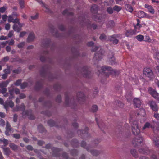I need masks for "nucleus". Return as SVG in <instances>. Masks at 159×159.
Returning <instances> with one entry per match:
<instances>
[{"label":"nucleus","mask_w":159,"mask_h":159,"mask_svg":"<svg viewBox=\"0 0 159 159\" xmlns=\"http://www.w3.org/2000/svg\"><path fill=\"white\" fill-rule=\"evenodd\" d=\"M143 141V138L139 136L134 138L133 140V144L134 147H136L141 144Z\"/></svg>","instance_id":"0eeeda50"},{"label":"nucleus","mask_w":159,"mask_h":159,"mask_svg":"<svg viewBox=\"0 0 159 159\" xmlns=\"http://www.w3.org/2000/svg\"><path fill=\"white\" fill-rule=\"evenodd\" d=\"M155 58L157 60V61L159 63V52H157L156 53Z\"/></svg>","instance_id":"338daca9"},{"label":"nucleus","mask_w":159,"mask_h":159,"mask_svg":"<svg viewBox=\"0 0 159 159\" xmlns=\"http://www.w3.org/2000/svg\"><path fill=\"white\" fill-rule=\"evenodd\" d=\"M98 109V107L96 105H94L92 106L91 110L93 112H96Z\"/></svg>","instance_id":"37998d69"},{"label":"nucleus","mask_w":159,"mask_h":159,"mask_svg":"<svg viewBox=\"0 0 159 159\" xmlns=\"http://www.w3.org/2000/svg\"><path fill=\"white\" fill-rule=\"evenodd\" d=\"M148 91L149 93L153 98L156 97V94L157 93L155 89L151 87H150L148 88Z\"/></svg>","instance_id":"412c9836"},{"label":"nucleus","mask_w":159,"mask_h":159,"mask_svg":"<svg viewBox=\"0 0 159 159\" xmlns=\"http://www.w3.org/2000/svg\"><path fill=\"white\" fill-rule=\"evenodd\" d=\"M70 153L72 156H75L78 154V151L76 149H73L71 151Z\"/></svg>","instance_id":"79ce46f5"},{"label":"nucleus","mask_w":159,"mask_h":159,"mask_svg":"<svg viewBox=\"0 0 159 159\" xmlns=\"http://www.w3.org/2000/svg\"><path fill=\"white\" fill-rule=\"evenodd\" d=\"M45 143V142L42 140H39L38 142V144L39 146H42Z\"/></svg>","instance_id":"052dcab7"},{"label":"nucleus","mask_w":159,"mask_h":159,"mask_svg":"<svg viewBox=\"0 0 159 159\" xmlns=\"http://www.w3.org/2000/svg\"><path fill=\"white\" fill-rule=\"evenodd\" d=\"M9 58L8 56H7L3 58L2 59L1 61V62H7L9 60Z\"/></svg>","instance_id":"de8ad7c7"},{"label":"nucleus","mask_w":159,"mask_h":159,"mask_svg":"<svg viewBox=\"0 0 159 159\" xmlns=\"http://www.w3.org/2000/svg\"><path fill=\"white\" fill-rule=\"evenodd\" d=\"M57 102L60 103L61 102V97L60 95H58L56 98Z\"/></svg>","instance_id":"09e8293b"},{"label":"nucleus","mask_w":159,"mask_h":159,"mask_svg":"<svg viewBox=\"0 0 159 159\" xmlns=\"http://www.w3.org/2000/svg\"><path fill=\"white\" fill-rule=\"evenodd\" d=\"M131 125L133 133L135 135H138L140 132V131L138 127L137 121H134Z\"/></svg>","instance_id":"423d86ee"},{"label":"nucleus","mask_w":159,"mask_h":159,"mask_svg":"<svg viewBox=\"0 0 159 159\" xmlns=\"http://www.w3.org/2000/svg\"><path fill=\"white\" fill-rule=\"evenodd\" d=\"M35 35L33 32H31L30 33L27 39V41L28 42H30L32 41L34 39Z\"/></svg>","instance_id":"4be33fe9"},{"label":"nucleus","mask_w":159,"mask_h":159,"mask_svg":"<svg viewBox=\"0 0 159 159\" xmlns=\"http://www.w3.org/2000/svg\"><path fill=\"white\" fill-rule=\"evenodd\" d=\"M137 23L136 25L134 26V30L137 32H138L141 27H142V25L139 24V19H137Z\"/></svg>","instance_id":"b1692460"},{"label":"nucleus","mask_w":159,"mask_h":159,"mask_svg":"<svg viewBox=\"0 0 159 159\" xmlns=\"http://www.w3.org/2000/svg\"><path fill=\"white\" fill-rule=\"evenodd\" d=\"M18 116L16 114H15L13 116V121L16 122L17 120Z\"/></svg>","instance_id":"4d7b16f0"},{"label":"nucleus","mask_w":159,"mask_h":159,"mask_svg":"<svg viewBox=\"0 0 159 159\" xmlns=\"http://www.w3.org/2000/svg\"><path fill=\"white\" fill-rule=\"evenodd\" d=\"M90 152L92 155L95 156H96L99 154V152L96 150H91Z\"/></svg>","instance_id":"58836bf2"},{"label":"nucleus","mask_w":159,"mask_h":159,"mask_svg":"<svg viewBox=\"0 0 159 159\" xmlns=\"http://www.w3.org/2000/svg\"><path fill=\"white\" fill-rule=\"evenodd\" d=\"M77 100L83 103L84 102L85 100V97L84 93L81 92H79L77 93Z\"/></svg>","instance_id":"1a4fd4ad"},{"label":"nucleus","mask_w":159,"mask_h":159,"mask_svg":"<svg viewBox=\"0 0 159 159\" xmlns=\"http://www.w3.org/2000/svg\"><path fill=\"white\" fill-rule=\"evenodd\" d=\"M8 9V6L6 5H5L0 8V10H6Z\"/></svg>","instance_id":"680f3d73"},{"label":"nucleus","mask_w":159,"mask_h":159,"mask_svg":"<svg viewBox=\"0 0 159 159\" xmlns=\"http://www.w3.org/2000/svg\"><path fill=\"white\" fill-rule=\"evenodd\" d=\"M58 28L60 30L62 31H63L65 30V28L63 25H60L58 26Z\"/></svg>","instance_id":"e2e57ef3"},{"label":"nucleus","mask_w":159,"mask_h":159,"mask_svg":"<svg viewBox=\"0 0 159 159\" xmlns=\"http://www.w3.org/2000/svg\"><path fill=\"white\" fill-rule=\"evenodd\" d=\"M13 29L15 31H17L18 32H19L21 30V28L18 27V25L16 24H14L13 25Z\"/></svg>","instance_id":"72a5a7b5"},{"label":"nucleus","mask_w":159,"mask_h":159,"mask_svg":"<svg viewBox=\"0 0 159 159\" xmlns=\"http://www.w3.org/2000/svg\"><path fill=\"white\" fill-rule=\"evenodd\" d=\"M149 104L151 109L154 111H157L158 110V108L156 102L153 101H150Z\"/></svg>","instance_id":"2eb2a0df"},{"label":"nucleus","mask_w":159,"mask_h":159,"mask_svg":"<svg viewBox=\"0 0 159 159\" xmlns=\"http://www.w3.org/2000/svg\"><path fill=\"white\" fill-rule=\"evenodd\" d=\"M22 80L21 79H19L16 81L14 83V84L16 86H19L21 84Z\"/></svg>","instance_id":"3c124183"},{"label":"nucleus","mask_w":159,"mask_h":159,"mask_svg":"<svg viewBox=\"0 0 159 159\" xmlns=\"http://www.w3.org/2000/svg\"><path fill=\"white\" fill-rule=\"evenodd\" d=\"M103 57V55L101 51V52H96L94 55V56L93 57V59L94 60L96 59L97 60H99L102 58Z\"/></svg>","instance_id":"a211bd4d"},{"label":"nucleus","mask_w":159,"mask_h":159,"mask_svg":"<svg viewBox=\"0 0 159 159\" xmlns=\"http://www.w3.org/2000/svg\"><path fill=\"white\" fill-rule=\"evenodd\" d=\"M151 138L153 141L154 145L157 147H159V137L157 136L156 134H154L153 137H151Z\"/></svg>","instance_id":"ddd939ff"},{"label":"nucleus","mask_w":159,"mask_h":159,"mask_svg":"<svg viewBox=\"0 0 159 159\" xmlns=\"http://www.w3.org/2000/svg\"><path fill=\"white\" fill-rule=\"evenodd\" d=\"M95 120H96V121L97 124V125H98V127L100 128V129H101L102 130V128L104 127V123H102L101 124L100 123H98V122L97 118H95Z\"/></svg>","instance_id":"4c0bfd02"},{"label":"nucleus","mask_w":159,"mask_h":159,"mask_svg":"<svg viewBox=\"0 0 159 159\" xmlns=\"http://www.w3.org/2000/svg\"><path fill=\"white\" fill-rule=\"evenodd\" d=\"M135 38L138 41L141 42L143 40L144 36L140 34L136 36Z\"/></svg>","instance_id":"473e14b6"},{"label":"nucleus","mask_w":159,"mask_h":159,"mask_svg":"<svg viewBox=\"0 0 159 159\" xmlns=\"http://www.w3.org/2000/svg\"><path fill=\"white\" fill-rule=\"evenodd\" d=\"M138 16L139 18H142L146 16V13L142 11H138Z\"/></svg>","instance_id":"2f4dec72"},{"label":"nucleus","mask_w":159,"mask_h":159,"mask_svg":"<svg viewBox=\"0 0 159 159\" xmlns=\"http://www.w3.org/2000/svg\"><path fill=\"white\" fill-rule=\"evenodd\" d=\"M115 103L117 106L119 107L122 108L123 106V103L120 101H119L118 100L116 101L115 102Z\"/></svg>","instance_id":"ea45409f"},{"label":"nucleus","mask_w":159,"mask_h":159,"mask_svg":"<svg viewBox=\"0 0 159 159\" xmlns=\"http://www.w3.org/2000/svg\"><path fill=\"white\" fill-rule=\"evenodd\" d=\"M99 38H100V39L102 40H106V36L104 34H102L100 36Z\"/></svg>","instance_id":"864d4df0"},{"label":"nucleus","mask_w":159,"mask_h":159,"mask_svg":"<svg viewBox=\"0 0 159 159\" xmlns=\"http://www.w3.org/2000/svg\"><path fill=\"white\" fill-rule=\"evenodd\" d=\"M71 144L74 147H77L79 146V143L78 140L75 139L72 140L71 142Z\"/></svg>","instance_id":"cd10ccee"},{"label":"nucleus","mask_w":159,"mask_h":159,"mask_svg":"<svg viewBox=\"0 0 159 159\" xmlns=\"http://www.w3.org/2000/svg\"><path fill=\"white\" fill-rule=\"evenodd\" d=\"M86 143L84 141H82L81 144V147L85 148L88 151H89V149L88 146L86 147Z\"/></svg>","instance_id":"a19ab883"},{"label":"nucleus","mask_w":159,"mask_h":159,"mask_svg":"<svg viewBox=\"0 0 159 159\" xmlns=\"http://www.w3.org/2000/svg\"><path fill=\"white\" fill-rule=\"evenodd\" d=\"M134 105L136 107H139L141 105V102L139 98H135L133 101Z\"/></svg>","instance_id":"6ab92c4d"},{"label":"nucleus","mask_w":159,"mask_h":159,"mask_svg":"<svg viewBox=\"0 0 159 159\" xmlns=\"http://www.w3.org/2000/svg\"><path fill=\"white\" fill-rule=\"evenodd\" d=\"M153 116L157 120H159V114L154 113Z\"/></svg>","instance_id":"774afa93"},{"label":"nucleus","mask_w":159,"mask_h":159,"mask_svg":"<svg viewBox=\"0 0 159 159\" xmlns=\"http://www.w3.org/2000/svg\"><path fill=\"white\" fill-rule=\"evenodd\" d=\"M42 87V83L40 81H38L36 82L34 88L35 90H39Z\"/></svg>","instance_id":"5701e85b"},{"label":"nucleus","mask_w":159,"mask_h":159,"mask_svg":"<svg viewBox=\"0 0 159 159\" xmlns=\"http://www.w3.org/2000/svg\"><path fill=\"white\" fill-rule=\"evenodd\" d=\"M88 128L86 127L84 130H82L80 131V136L82 139H84L86 138V137L89 136V134H88Z\"/></svg>","instance_id":"f8f14e48"},{"label":"nucleus","mask_w":159,"mask_h":159,"mask_svg":"<svg viewBox=\"0 0 159 159\" xmlns=\"http://www.w3.org/2000/svg\"><path fill=\"white\" fill-rule=\"evenodd\" d=\"M48 125L51 127L56 126L57 127L56 123L52 120H50L48 121Z\"/></svg>","instance_id":"a878e982"},{"label":"nucleus","mask_w":159,"mask_h":159,"mask_svg":"<svg viewBox=\"0 0 159 159\" xmlns=\"http://www.w3.org/2000/svg\"><path fill=\"white\" fill-rule=\"evenodd\" d=\"M143 74L150 80H153L155 78L153 72L150 68H144L143 70Z\"/></svg>","instance_id":"20e7f679"},{"label":"nucleus","mask_w":159,"mask_h":159,"mask_svg":"<svg viewBox=\"0 0 159 159\" xmlns=\"http://www.w3.org/2000/svg\"><path fill=\"white\" fill-rule=\"evenodd\" d=\"M25 43L24 42H22L18 44L17 47L19 48H21L23 47L25 45Z\"/></svg>","instance_id":"5fc2aeb1"},{"label":"nucleus","mask_w":159,"mask_h":159,"mask_svg":"<svg viewBox=\"0 0 159 159\" xmlns=\"http://www.w3.org/2000/svg\"><path fill=\"white\" fill-rule=\"evenodd\" d=\"M4 106V108L7 111L9 107L8 102H4L3 104Z\"/></svg>","instance_id":"8fccbe9b"},{"label":"nucleus","mask_w":159,"mask_h":159,"mask_svg":"<svg viewBox=\"0 0 159 159\" xmlns=\"http://www.w3.org/2000/svg\"><path fill=\"white\" fill-rule=\"evenodd\" d=\"M62 157L65 159H69L68 154L66 152H64L62 154Z\"/></svg>","instance_id":"603ef678"},{"label":"nucleus","mask_w":159,"mask_h":159,"mask_svg":"<svg viewBox=\"0 0 159 159\" xmlns=\"http://www.w3.org/2000/svg\"><path fill=\"white\" fill-rule=\"evenodd\" d=\"M50 43V40L49 39H47L45 43L43 44V45L45 47H48L49 46Z\"/></svg>","instance_id":"c03bdc74"},{"label":"nucleus","mask_w":159,"mask_h":159,"mask_svg":"<svg viewBox=\"0 0 159 159\" xmlns=\"http://www.w3.org/2000/svg\"><path fill=\"white\" fill-rule=\"evenodd\" d=\"M118 37V34H114L112 36H110L108 37L109 40L112 42L113 44H117L119 40L117 39Z\"/></svg>","instance_id":"9d476101"},{"label":"nucleus","mask_w":159,"mask_h":159,"mask_svg":"<svg viewBox=\"0 0 159 159\" xmlns=\"http://www.w3.org/2000/svg\"><path fill=\"white\" fill-rule=\"evenodd\" d=\"M38 129L39 132L41 133H43L45 130V129L42 124L39 125L38 126Z\"/></svg>","instance_id":"7c9ffc66"},{"label":"nucleus","mask_w":159,"mask_h":159,"mask_svg":"<svg viewBox=\"0 0 159 159\" xmlns=\"http://www.w3.org/2000/svg\"><path fill=\"white\" fill-rule=\"evenodd\" d=\"M3 149L4 154L7 156H9L10 155L11 153V151L9 148H3Z\"/></svg>","instance_id":"393cba45"},{"label":"nucleus","mask_w":159,"mask_h":159,"mask_svg":"<svg viewBox=\"0 0 159 159\" xmlns=\"http://www.w3.org/2000/svg\"><path fill=\"white\" fill-rule=\"evenodd\" d=\"M131 154L135 158L137 157H138L137 152L135 149H132L131 150Z\"/></svg>","instance_id":"c9c22d12"},{"label":"nucleus","mask_w":159,"mask_h":159,"mask_svg":"<svg viewBox=\"0 0 159 159\" xmlns=\"http://www.w3.org/2000/svg\"><path fill=\"white\" fill-rule=\"evenodd\" d=\"M9 81L6 80L0 83V93H4L7 91V89L6 87L9 84Z\"/></svg>","instance_id":"6e6552de"},{"label":"nucleus","mask_w":159,"mask_h":159,"mask_svg":"<svg viewBox=\"0 0 159 159\" xmlns=\"http://www.w3.org/2000/svg\"><path fill=\"white\" fill-rule=\"evenodd\" d=\"M8 91L10 95L9 96V99H11L14 97V88L13 85H12L11 87L8 88Z\"/></svg>","instance_id":"f3484780"},{"label":"nucleus","mask_w":159,"mask_h":159,"mask_svg":"<svg viewBox=\"0 0 159 159\" xmlns=\"http://www.w3.org/2000/svg\"><path fill=\"white\" fill-rule=\"evenodd\" d=\"M13 31H10L8 34V36L9 38L11 37L13 35Z\"/></svg>","instance_id":"69168bd1"},{"label":"nucleus","mask_w":159,"mask_h":159,"mask_svg":"<svg viewBox=\"0 0 159 159\" xmlns=\"http://www.w3.org/2000/svg\"><path fill=\"white\" fill-rule=\"evenodd\" d=\"M6 130H7L9 131H11V128L10 125L8 122L6 124Z\"/></svg>","instance_id":"a18cd8bd"},{"label":"nucleus","mask_w":159,"mask_h":159,"mask_svg":"<svg viewBox=\"0 0 159 159\" xmlns=\"http://www.w3.org/2000/svg\"><path fill=\"white\" fill-rule=\"evenodd\" d=\"M115 25L114 22L112 20H111L107 23V26L108 27H113Z\"/></svg>","instance_id":"f704fd0d"},{"label":"nucleus","mask_w":159,"mask_h":159,"mask_svg":"<svg viewBox=\"0 0 159 159\" xmlns=\"http://www.w3.org/2000/svg\"><path fill=\"white\" fill-rule=\"evenodd\" d=\"M8 102L9 107L11 108L13 107L14 106L13 102L12 101H10Z\"/></svg>","instance_id":"0e129e2a"},{"label":"nucleus","mask_w":159,"mask_h":159,"mask_svg":"<svg viewBox=\"0 0 159 159\" xmlns=\"http://www.w3.org/2000/svg\"><path fill=\"white\" fill-rule=\"evenodd\" d=\"M65 104L67 106H69V98L68 93H65Z\"/></svg>","instance_id":"c756f323"},{"label":"nucleus","mask_w":159,"mask_h":159,"mask_svg":"<svg viewBox=\"0 0 159 159\" xmlns=\"http://www.w3.org/2000/svg\"><path fill=\"white\" fill-rule=\"evenodd\" d=\"M28 84L27 83L24 82L21 84L20 87L22 89H24L28 86Z\"/></svg>","instance_id":"49530a36"},{"label":"nucleus","mask_w":159,"mask_h":159,"mask_svg":"<svg viewBox=\"0 0 159 159\" xmlns=\"http://www.w3.org/2000/svg\"><path fill=\"white\" fill-rule=\"evenodd\" d=\"M139 152L140 153L145 154H148L150 153V151L148 148L145 147L144 148H141L139 149Z\"/></svg>","instance_id":"aec40b11"},{"label":"nucleus","mask_w":159,"mask_h":159,"mask_svg":"<svg viewBox=\"0 0 159 159\" xmlns=\"http://www.w3.org/2000/svg\"><path fill=\"white\" fill-rule=\"evenodd\" d=\"M89 68L87 66L83 67L81 69V73L83 76L86 78H89L91 76V72Z\"/></svg>","instance_id":"39448f33"},{"label":"nucleus","mask_w":159,"mask_h":159,"mask_svg":"<svg viewBox=\"0 0 159 159\" xmlns=\"http://www.w3.org/2000/svg\"><path fill=\"white\" fill-rule=\"evenodd\" d=\"M20 135L19 134H13V137L16 139H19Z\"/></svg>","instance_id":"6e6d98bb"},{"label":"nucleus","mask_w":159,"mask_h":159,"mask_svg":"<svg viewBox=\"0 0 159 159\" xmlns=\"http://www.w3.org/2000/svg\"><path fill=\"white\" fill-rule=\"evenodd\" d=\"M9 147L14 151H16L18 149V147L13 143H10L9 145Z\"/></svg>","instance_id":"c85d7f7f"},{"label":"nucleus","mask_w":159,"mask_h":159,"mask_svg":"<svg viewBox=\"0 0 159 159\" xmlns=\"http://www.w3.org/2000/svg\"><path fill=\"white\" fill-rule=\"evenodd\" d=\"M93 19L96 21L102 22L103 19L102 15L96 13L93 16Z\"/></svg>","instance_id":"4468645a"},{"label":"nucleus","mask_w":159,"mask_h":159,"mask_svg":"<svg viewBox=\"0 0 159 159\" xmlns=\"http://www.w3.org/2000/svg\"><path fill=\"white\" fill-rule=\"evenodd\" d=\"M53 152L52 155L54 157H59L60 156V152L61 150V149L53 147L52 148Z\"/></svg>","instance_id":"9b49d317"},{"label":"nucleus","mask_w":159,"mask_h":159,"mask_svg":"<svg viewBox=\"0 0 159 159\" xmlns=\"http://www.w3.org/2000/svg\"><path fill=\"white\" fill-rule=\"evenodd\" d=\"M136 32H137L134 30H126L125 35L127 37H131L133 35L135 34Z\"/></svg>","instance_id":"dca6fc26"},{"label":"nucleus","mask_w":159,"mask_h":159,"mask_svg":"<svg viewBox=\"0 0 159 159\" xmlns=\"http://www.w3.org/2000/svg\"><path fill=\"white\" fill-rule=\"evenodd\" d=\"M148 128H151L154 131L157 130L159 131V123L152 120L150 123L146 122L143 127V130Z\"/></svg>","instance_id":"7ed1b4c3"},{"label":"nucleus","mask_w":159,"mask_h":159,"mask_svg":"<svg viewBox=\"0 0 159 159\" xmlns=\"http://www.w3.org/2000/svg\"><path fill=\"white\" fill-rule=\"evenodd\" d=\"M13 18L12 16H9L8 17V21L9 22H11L13 21Z\"/></svg>","instance_id":"13d9d810"},{"label":"nucleus","mask_w":159,"mask_h":159,"mask_svg":"<svg viewBox=\"0 0 159 159\" xmlns=\"http://www.w3.org/2000/svg\"><path fill=\"white\" fill-rule=\"evenodd\" d=\"M0 143H3L4 146H6L8 144V141L5 138H0Z\"/></svg>","instance_id":"bb28decb"},{"label":"nucleus","mask_w":159,"mask_h":159,"mask_svg":"<svg viewBox=\"0 0 159 159\" xmlns=\"http://www.w3.org/2000/svg\"><path fill=\"white\" fill-rule=\"evenodd\" d=\"M109 61L110 64L111 65H114L116 63L115 59L113 56H112V57H110L109 58Z\"/></svg>","instance_id":"e433bc0d"},{"label":"nucleus","mask_w":159,"mask_h":159,"mask_svg":"<svg viewBox=\"0 0 159 159\" xmlns=\"http://www.w3.org/2000/svg\"><path fill=\"white\" fill-rule=\"evenodd\" d=\"M25 107L24 103H22L20 106H17L16 111H18L20 110L23 111L22 115L25 116H28V118L30 120H34L35 119L34 116L32 114V112L30 110L25 111Z\"/></svg>","instance_id":"f257e3e1"},{"label":"nucleus","mask_w":159,"mask_h":159,"mask_svg":"<svg viewBox=\"0 0 159 159\" xmlns=\"http://www.w3.org/2000/svg\"><path fill=\"white\" fill-rule=\"evenodd\" d=\"M101 70H98L99 73H100L101 71L103 74L107 77L109 75H116L117 73L115 70H113L111 67L108 66H102L101 67Z\"/></svg>","instance_id":"f03ea898"},{"label":"nucleus","mask_w":159,"mask_h":159,"mask_svg":"<svg viewBox=\"0 0 159 159\" xmlns=\"http://www.w3.org/2000/svg\"><path fill=\"white\" fill-rule=\"evenodd\" d=\"M0 124L2 126L5 125V121L2 119L0 118Z\"/></svg>","instance_id":"bf43d9fd"}]
</instances>
